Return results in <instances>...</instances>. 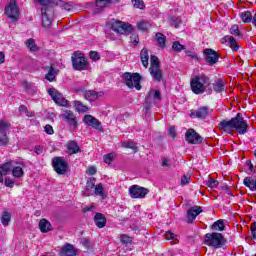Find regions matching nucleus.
Segmentation results:
<instances>
[{
  "label": "nucleus",
  "mask_w": 256,
  "mask_h": 256,
  "mask_svg": "<svg viewBox=\"0 0 256 256\" xmlns=\"http://www.w3.org/2000/svg\"><path fill=\"white\" fill-rule=\"evenodd\" d=\"M190 85L195 95H203V93L211 95V93H213V89L211 88V80L205 74L196 75L194 78H192Z\"/></svg>",
  "instance_id": "1"
},
{
  "label": "nucleus",
  "mask_w": 256,
  "mask_h": 256,
  "mask_svg": "<svg viewBox=\"0 0 256 256\" xmlns=\"http://www.w3.org/2000/svg\"><path fill=\"white\" fill-rule=\"evenodd\" d=\"M227 243V240L225 237H223V234L212 232L207 233L204 236V244L208 247H213L214 249H221Z\"/></svg>",
  "instance_id": "2"
},
{
  "label": "nucleus",
  "mask_w": 256,
  "mask_h": 256,
  "mask_svg": "<svg viewBox=\"0 0 256 256\" xmlns=\"http://www.w3.org/2000/svg\"><path fill=\"white\" fill-rule=\"evenodd\" d=\"M108 26L118 35H131L133 27L129 23L112 19L108 22Z\"/></svg>",
  "instance_id": "3"
},
{
  "label": "nucleus",
  "mask_w": 256,
  "mask_h": 256,
  "mask_svg": "<svg viewBox=\"0 0 256 256\" xmlns=\"http://www.w3.org/2000/svg\"><path fill=\"white\" fill-rule=\"evenodd\" d=\"M122 79L129 89L141 91V75L139 73L126 72L122 75Z\"/></svg>",
  "instance_id": "4"
},
{
  "label": "nucleus",
  "mask_w": 256,
  "mask_h": 256,
  "mask_svg": "<svg viewBox=\"0 0 256 256\" xmlns=\"http://www.w3.org/2000/svg\"><path fill=\"white\" fill-rule=\"evenodd\" d=\"M72 65L75 71H85L89 67V62L85 59V54L81 52H74L72 55Z\"/></svg>",
  "instance_id": "5"
},
{
  "label": "nucleus",
  "mask_w": 256,
  "mask_h": 256,
  "mask_svg": "<svg viewBox=\"0 0 256 256\" xmlns=\"http://www.w3.org/2000/svg\"><path fill=\"white\" fill-rule=\"evenodd\" d=\"M42 27L45 31H51V26L53 25V8L52 7H42Z\"/></svg>",
  "instance_id": "6"
},
{
  "label": "nucleus",
  "mask_w": 256,
  "mask_h": 256,
  "mask_svg": "<svg viewBox=\"0 0 256 256\" xmlns=\"http://www.w3.org/2000/svg\"><path fill=\"white\" fill-rule=\"evenodd\" d=\"M52 167L58 175H65L69 170V163L63 157H54L52 159Z\"/></svg>",
  "instance_id": "7"
},
{
  "label": "nucleus",
  "mask_w": 256,
  "mask_h": 256,
  "mask_svg": "<svg viewBox=\"0 0 256 256\" xmlns=\"http://www.w3.org/2000/svg\"><path fill=\"white\" fill-rule=\"evenodd\" d=\"M232 125L233 129H235V131L240 135H245V133H247L248 124L241 113L236 114V117L232 118Z\"/></svg>",
  "instance_id": "8"
},
{
  "label": "nucleus",
  "mask_w": 256,
  "mask_h": 256,
  "mask_svg": "<svg viewBox=\"0 0 256 256\" xmlns=\"http://www.w3.org/2000/svg\"><path fill=\"white\" fill-rule=\"evenodd\" d=\"M4 10L7 17L11 19V21H19L20 12L16 0H10Z\"/></svg>",
  "instance_id": "9"
},
{
  "label": "nucleus",
  "mask_w": 256,
  "mask_h": 256,
  "mask_svg": "<svg viewBox=\"0 0 256 256\" xmlns=\"http://www.w3.org/2000/svg\"><path fill=\"white\" fill-rule=\"evenodd\" d=\"M48 95H50L56 105H59L60 107H69V100H66L65 96H63L57 89L50 88L48 90Z\"/></svg>",
  "instance_id": "10"
},
{
  "label": "nucleus",
  "mask_w": 256,
  "mask_h": 256,
  "mask_svg": "<svg viewBox=\"0 0 256 256\" xmlns=\"http://www.w3.org/2000/svg\"><path fill=\"white\" fill-rule=\"evenodd\" d=\"M129 193L132 199H145V197L149 193V189L141 187L139 185H132L129 188Z\"/></svg>",
  "instance_id": "11"
},
{
  "label": "nucleus",
  "mask_w": 256,
  "mask_h": 256,
  "mask_svg": "<svg viewBox=\"0 0 256 256\" xmlns=\"http://www.w3.org/2000/svg\"><path fill=\"white\" fill-rule=\"evenodd\" d=\"M185 140L190 145H199V143H203V137L197 133L194 129H189L185 133Z\"/></svg>",
  "instance_id": "12"
},
{
  "label": "nucleus",
  "mask_w": 256,
  "mask_h": 256,
  "mask_svg": "<svg viewBox=\"0 0 256 256\" xmlns=\"http://www.w3.org/2000/svg\"><path fill=\"white\" fill-rule=\"evenodd\" d=\"M62 118L69 125L71 131H75L77 129L78 127L77 117H75V114H73L72 111L70 110L64 111V113L62 114Z\"/></svg>",
  "instance_id": "13"
},
{
  "label": "nucleus",
  "mask_w": 256,
  "mask_h": 256,
  "mask_svg": "<svg viewBox=\"0 0 256 256\" xmlns=\"http://www.w3.org/2000/svg\"><path fill=\"white\" fill-rule=\"evenodd\" d=\"M201 213H203V208L201 206H192L187 210L186 222L193 223L195 219H197V216L201 215Z\"/></svg>",
  "instance_id": "14"
},
{
  "label": "nucleus",
  "mask_w": 256,
  "mask_h": 256,
  "mask_svg": "<svg viewBox=\"0 0 256 256\" xmlns=\"http://www.w3.org/2000/svg\"><path fill=\"white\" fill-rule=\"evenodd\" d=\"M204 55H205L206 62L209 65H215V63L219 61V54L211 48L205 49Z\"/></svg>",
  "instance_id": "15"
},
{
  "label": "nucleus",
  "mask_w": 256,
  "mask_h": 256,
  "mask_svg": "<svg viewBox=\"0 0 256 256\" xmlns=\"http://www.w3.org/2000/svg\"><path fill=\"white\" fill-rule=\"evenodd\" d=\"M209 116V107L203 106L197 109V111L192 110L190 113L191 119H207Z\"/></svg>",
  "instance_id": "16"
},
{
  "label": "nucleus",
  "mask_w": 256,
  "mask_h": 256,
  "mask_svg": "<svg viewBox=\"0 0 256 256\" xmlns=\"http://www.w3.org/2000/svg\"><path fill=\"white\" fill-rule=\"evenodd\" d=\"M25 167V165L21 162H13L12 164V175L13 177H15L16 179H21V177H23L24 175V171L23 168Z\"/></svg>",
  "instance_id": "17"
},
{
  "label": "nucleus",
  "mask_w": 256,
  "mask_h": 256,
  "mask_svg": "<svg viewBox=\"0 0 256 256\" xmlns=\"http://www.w3.org/2000/svg\"><path fill=\"white\" fill-rule=\"evenodd\" d=\"M160 100H161V91L159 90H150L145 97V101L147 105H151L152 103H155V101H160Z\"/></svg>",
  "instance_id": "18"
},
{
  "label": "nucleus",
  "mask_w": 256,
  "mask_h": 256,
  "mask_svg": "<svg viewBox=\"0 0 256 256\" xmlns=\"http://www.w3.org/2000/svg\"><path fill=\"white\" fill-rule=\"evenodd\" d=\"M83 121L85 125H88V127H92L93 129L98 130L101 129V122L92 115H85Z\"/></svg>",
  "instance_id": "19"
},
{
  "label": "nucleus",
  "mask_w": 256,
  "mask_h": 256,
  "mask_svg": "<svg viewBox=\"0 0 256 256\" xmlns=\"http://www.w3.org/2000/svg\"><path fill=\"white\" fill-rule=\"evenodd\" d=\"M60 256H77V249L72 244L66 243L59 253Z\"/></svg>",
  "instance_id": "20"
},
{
  "label": "nucleus",
  "mask_w": 256,
  "mask_h": 256,
  "mask_svg": "<svg viewBox=\"0 0 256 256\" xmlns=\"http://www.w3.org/2000/svg\"><path fill=\"white\" fill-rule=\"evenodd\" d=\"M151 77L157 83H161L163 81V70L160 67H153L149 69Z\"/></svg>",
  "instance_id": "21"
},
{
  "label": "nucleus",
  "mask_w": 256,
  "mask_h": 256,
  "mask_svg": "<svg viewBox=\"0 0 256 256\" xmlns=\"http://www.w3.org/2000/svg\"><path fill=\"white\" fill-rule=\"evenodd\" d=\"M221 41L223 44L229 45L232 51H239V45L237 44V40H235L233 36H224Z\"/></svg>",
  "instance_id": "22"
},
{
  "label": "nucleus",
  "mask_w": 256,
  "mask_h": 256,
  "mask_svg": "<svg viewBox=\"0 0 256 256\" xmlns=\"http://www.w3.org/2000/svg\"><path fill=\"white\" fill-rule=\"evenodd\" d=\"M104 93L103 92H97L95 90H87L84 92V98L87 101H97L99 97H103Z\"/></svg>",
  "instance_id": "23"
},
{
  "label": "nucleus",
  "mask_w": 256,
  "mask_h": 256,
  "mask_svg": "<svg viewBox=\"0 0 256 256\" xmlns=\"http://www.w3.org/2000/svg\"><path fill=\"white\" fill-rule=\"evenodd\" d=\"M94 223L99 229H103L107 225V218L101 213H96L94 216Z\"/></svg>",
  "instance_id": "24"
},
{
  "label": "nucleus",
  "mask_w": 256,
  "mask_h": 256,
  "mask_svg": "<svg viewBox=\"0 0 256 256\" xmlns=\"http://www.w3.org/2000/svg\"><path fill=\"white\" fill-rule=\"evenodd\" d=\"M66 147L68 149V153L71 155H75L77 153H81V148L79 147V144L75 140H71L66 144Z\"/></svg>",
  "instance_id": "25"
},
{
  "label": "nucleus",
  "mask_w": 256,
  "mask_h": 256,
  "mask_svg": "<svg viewBox=\"0 0 256 256\" xmlns=\"http://www.w3.org/2000/svg\"><path fill=\"white\" fill-rule=\"evenodd\" d=\"M219 127L220 129H222V131H225V133H233V120H222L219 123Z\"/></svg>",
  "instance_id": "26"
},
{
  "label": "nucleus",
  "mask_w": 256,
  "mask_h": 256,
  "mask_svg": "<svg viewBox=\"0 0 256 256\" xmlns=\"http://www.w3.org/2000/svg\"><path fill=\"white\" fill-rule=\"evenodd\" d=\"M243 185L248 187L250 191H256V177L247 176L243 180Z\"/></svg>",
  "instance_id": "27"
},
{
  "label": "nucleus",
  "mask_w": 256,
  "mask_h": 256,
  "mask_svg": "<svg viewBox=\"0 0 256 256\" xmlns=\"http://www.w3.org/2000/svg\"><path fill=\"white\" fill-rule=\"evenodd\" d=\"M39 229L41 233H49V231L52 230L51 222L45 218L41 219L39 222Z\"/></svg>",
  "instance_id": "28"
},
{
  "label": "nucleus",
  "mask_w": 256,
  "mask_h": 256,
  "mask_svg": "<svg viewBox=\"0 0 256 256\" xmlns=\"http://www.w3.org/2000/svg\"><path fill=\"white\" fill-rule=\"evenodd\" d=\"M140 59L143 67L147 69L149 67V50L147 48H143L140 52Z\"/></svg>",
  "instance_id": "29"
},
{
  "label": "nucleus",
  "mask_w": 256,
  "mask_h": 256,
  "mask_svg": "<svg viewBox=\"0 0 256 256\" xmlns=\"http://www.w3.org/2000/svg\"><path fill=\"white\" fill-rule=\"evenodd\" d=\"M155 40L158 43V47H161V49H165L167 46V37L163 33H156Z\"/></svg>",
  "instance_id": "30"
},
{
  "label": "nucleus",
  "mask_w": 256,
  "mask_h": 256,
  "mask_svg": "<svg viewBox=\"0 0 256 256\" xmlns=\"http://www.w3.org/2000/svg\"><path fill=\"white\" fill-rule=\"evenodd\" d=\"M13 162L14 161H9V162H6V163L0 165V175H7V173H9V171H12Z\"/></svg>",
  "instance_id": "31"
},
{
  "label": "nucleus",
  "mask_w": 256,
  "mask_h": 256,
  "mask_svg": "<svg viewBox=\"0 0 256 256\" xmlns=\"http://www.w3.org/2000/svg\"><path fill=\"white\" fill-rule=\"evenodd\" d=\"M213 89L215 93H223L225 91V83L223 80L218 79L213 83Z\"/></svg>",
  "instance_id": "32"
},
{
  "label": "nucleus",
  "mask_w": 256,
  "mask_h": 256,
  "mask_svg": "<svg viewBox=\"0 0 256 256\" xmlns=\"http://www.w3.org/2000/svg\"><path fill=\"white\" fill-rule=\"evenodd\" d=\"M95 183H96L95 177H90L87 179L86 190H85L86 195H88V196L91 195V193H89V191L95 189Z\"/></svg>",
  "instance_id": "33"
},
{
  "label": "nucleus",
  "mask_w": 256,
  "mask_h": 256,
  "mask_svg": "<svg viewBox=\"0 0 256 256\" xmlns=\"http://www.w3.org/2000/svg\"><path fill=\"white\" fill-rule=\"evenodd\" d=\"M55 77H57V70L53 66H50L48 73L45 75V79L52 82L55 81Z\"/></svg>",
  "instance_id": "34"
},
{
  "label": "nucleus",
  "mask_w": 256,
  "mask_h": 256,
  "mask_svg": "<svg viewBox=\"0 0 256 256\" xmlns=\"http://www.w3.org/2000/svg\"><path fill=\"white\" fill-rule=\"evenodd\" d=\"M74 107L78 113H87V111H89V107L84 105L81 101H74Z\"/></svg>",
  "instance_id": "35"
},
{
  "label": "nucleus",
  "mask_w": 256,
  "mask_h": 256,
  "mask_svg": "<svg viewBox=\"0 0 256 256\" xmlns=\"http://www.w3.org/2000/svg\"><path fill=\"white\" fill-rule=\"evenodd\" d=\"M1 223L3 227H7L11 223V213L4 211L1 216Z\"/></svg>",
  "instance_id": "36"
},
{
  "label": "nucleus",
  "mask_w": 256,
  "mask_h": 256,
  "mask_svg": "<svg viewBox=\"0 0 256 256\" xmlns=\"http://www.w3.org/2000/svg\"><path fill=\"white\" fill-rule=\"evenodd\" d=\"M211 229L213 231H225V222L223 220H218L212 224Z\"/></svg>",
  "instance_id": "37"
},
{
  "label": "nucleus",
  "mask_w": 256,
  "mask_h": 256,
  "mask_svg": "<svg viewBox=\"0 0 256 256\" xmlns=\"http://www.w3.org/2000/svg\"><path fill=\"white\" fill-rule=\"evenodd\" d=\"M240 19L243 23H251V21H253V15L249 11H244L240 13Z\"/></svg>",
  "instance_id": "38"
},
{
  "label": "nucleus",
  "mask_w": 256,
  "mask_h": 256,
  "mask_svg": "<svg viewBox=\"0 0 256 256\" xmlns=\"http://www.w3.org/2000/svg\"><path fill=\"white\" fill-rule=\"evenodd\" d=\"M111 3H113V0H96L95 11H97V9H105V7Z\"/></svg>",
  "instance_id": "39"
},
{
  "label": "nucleus",
  "mask_w": 256,
  "mask_h": 256,
  "mask_svg": "<svg viewBox=\"0 0 256 256\" xmlns=\"http://www.w3.org/2000/svg\"><path fill=\"white\" fill-rule=\"evenodd\" d=\"M94 195H97L99 197H102V199H105V192L103 191V184H97L94 186Z\"/></svg>",
  "instance_id": "40"
},
{
  "label": "nucleus",
  "mask_w": 256,
  "mask_h": 256,
  "mask_svg": "<svg viewBox=\"0 0 256 256\" xmlns=\"http://www.w3.org/2000/svg\"><path fill=\"white\" fill-rule=\"evenodd\" d=\"M245 168L248 175H253V173H256L255 166L253 165V162H251V160L246 161Z\"/></svg>",
  "instance_id": "41"
},
{
  "label": "nucleus",
  "mask_w": 256,
  "mask_h": 256,
  "mask_svg": "<svg viewBox=\"0 0 256 256\" xmlns=\"http://www.w3.org/2000/svg\"><path fill=\"white\" fill-rule=\"evenodd\" d=\"M26 47H28V49H30V51H39V46H37V44H35V40L32 38L27 40Z\"/></svg>",
  "instance_id": "42"
},
{
  "label": "nucleus",
  "mask_w": 256,
  "mask_h": 256,
  "mask_svg": "<svg viewBox=\"0 0 256 256\" xmlns=\"http://www.w3.org/2000/svg\"><path fill=\"white\" fill-rule=\"evenodd\" d=\"M122 146L125 147L126 149H133L134 153H137V151H139L137 144L133 141L123 142Z\"/></svg>",
  "instance_id": "43"
},
{
  "label": "nucleus",
  "mask_w": 256,
  "mask_h": 256,
  "mask_svg": "<svg viewBox=\"0 0 256 256\" xmlns=\"http://www.w3.org/2000/svg\"><path fill=\"white\" fill-rule=\"evenodd\" d=\"M173 51H176L177 53H181V51H185L186 47L185 45H182L179 41H175L172 44Z\"/></svg>",
  "instance_id": "44"
},
{
  "label": "nucleus",
  "mask_w": 256,
  "mask_h": 256,
  "mask_svg": "<svg viewBox=\"0 0 256 256\" xmlns=\"http://www.w3.org/2000/svg\"><path fill=\"white\" fill-rule=\"evenodd\" d=\"M58 7H61L62 9H64L65 11H71V4L61 1V0H56L55 4Z\"/></svg>",
  "instance_id": "45"
},
{
  "label": "nucleus",
  "mask_w": 256,
  "mask_h": 256,
  "mask_svg": "<svg viewBox=\"0 0 256 256\" xmlns=\"http://www.w3.org/2000/svg\"><path fill=\"white\" fill-rule=\"evenodd\" d=\"M137 27L140 29V31H148V29H151V23L147 21H141L137 24Z\"/></svg>",
  "instance_id": "46"
},
{
  "label": "nucleus",
  "mask_w": 256,
  "mask_h": 256,
  "mask_svg": "<svg viewBox=\"0 0 256 256\" xmlns=\"http://www.w3.org/2000/svg\"><path fill=\"white\" fill-rule=\"evenodd\" d=\"M57 0H37V2L43 7H53Z\"/></svg>",
  "instance_id": "47"
},
{
  "label": "nucleus",
  "mask_w": 256,
  "mask_h": 256,
  "mask_svg": "<svg viewBox=\"0 0 256 256\" xmlns=\"http://www.w3.org/2000/svg\"><path fill=\"white\" fill-rule=\"evenodd\" d=\"M170 25L171 27H175V29H177L181 25V18L173 16L170 18Z\"/></svg>",
  "instance_id": "48"
},
{
  "label": "nucleus",
  "mask_w": 256,
  "mask_h": 256,
  "mask_svg": "<svg viewBox=\"0 0 256 256\" xmlns=\"http://www.w3.org/2000/svg\"><path fill=\"white\" fill-rule=\"evenodd\" d=\"M113 159H115V154L109 153L103 156L104 163L107 165H111L113 163Z\"/></svg>",
  "instance_id": "49"
},
{
  "label": "nucleus",
  "mask_w": 256,
  "mask_h": 256,
  "mask_svg": "<svg viewBox=\"0 0 256 256\" xmlns=\"http://www.w3.org/2000/svg\"><path fill=\"white\" fill-rule=\"evenodd\" d=\"M230 34L234 35L235 37H241V33L239 32V26L237 24L231 26Z\"/></svg>",
  "instance_id": "50"
},
{
  "label": "nucleus",
  "mask_w": 256,
  "mask_h": 256,
  "mask_svg": "<svg viewBox=\"0 0 256 256\" xmlns=\"http://www.w3.org/2000/svg\"><path fill=\"white\" fill-rule=\"evenodd\" d=\"M162 167H167L168 169H171V167H173V161L169 158H162V163H161Z\"/></svg>",
  "instance_id": "51"
},
{
  "label": "nucleus",
  "mask_w": 256,
  "mask_h": 256,
  "mask_svg": "<svg viewBox=\"0 0 256 256\" xmlns=\"http://www.w3.org/2000/svg\"><path fill=\"white\" fill-rule=\"evenodd\" d=\"M150 69H153V67H160L159 66V58L157 56L152 55L150 57Z\"/></svg>",
  "instance_id": "52"
},
{
  "label": "nucleus",
  "mask_w": 256,
  "mask_h": 256,
  "mask_svg": "<svg viewBox=\"0 0 256 256\" xmlns=\"http://www.w3.org/2000/svg\"><path fill=\"white\" fill-rule=\"evenodd\" d=\"M9 131V124L5 121H0V132L6 134Z\"/></svg>",
  "instance_id": "53"
},
{
  "label": "nucleus",
  "mask_w": 256,
  "mask_h": 256,
  "mask_svg": "<svg viewBox=\"0 0 256 256\" xmlns=\"http://www.w3.org/2000/svg\"><path fill=\"white\" fill-rule=\"evenodd\" d=\"M206 184L210 189H216V187L219 186V182L217 180H213V178H209Z\"/></svg>",
  "instance_id": "54"
},
{
  "label": "nucleus",
  "mask_w": 256,
  "mask_h": 256,
  "mask_svg": "<svg viewBox=\"0 0 256 256\" xmlns=\"http://www.w3.org/2000/svg\"><path fill=\"white\" fill-rule=\"evenodd\" d=\"M4 185L6 187H9L10 189H13V187H15V180L10 177H7L5 178Z\"/></svg>",
  "instance_id": "55"
},
{
  "label": "nucleus",
  "mask_w": 256,
  "mask_h": 256,
  "mask_svg": "<svg viewBox=\"0 0 256 256\" xmlns=\"http://www.w3.org/2000/svg\"><path fill=\"white\" fill-rule=\"evenodd\" d=\"M132 3L136 9H145V4L143 3V0H132Z\"/></svg>",
  "instance_id": "56"
},
{
  "label": "nucleus",
  "mask_w": 256,
  "mask_h": 256,
  "mask_svg": "<svg viewBox=\"0 0 256 256\" xmlns=\"http://www.w3.org/2000/svg\"><path fill=\"white\" fill-rule=\"evenodd\" d=\"M89 57L92 61H99L101 59V55L97 51H90Z\"/></svg>",
  "instance_id": "57"
},
{
  "label": "nucleus",
  "mask_w": 256,
  "mask_h": 256,
  "mask_svg": "<svg viewBox=\"0 0 256 256\" xmlns=\"http://www.w3.org/2000/svg\"><path fill=\"white\" fill-rule=\"evenodd\" d=\"M168 135L169 137H172V139H175V137H177V130L175 129V126H170L168 128Z\"/></svg>",
  "instance_id": "58"
},
{
  "label": "nucleus",
  "mask_w": 256,
  "mask_h": 256,
  "mask_svg": "<svg viewBox=\"0 0 256 256\" xmlns=\"http://www.w3.org/2000/svg\"><path fill=\"white\" fill-rule=\"evenodd\" d=\"M8 143H9V138L7 137V133L2 134V136H0V145H7Z\"/></svg>",
  "instance_id": "59"
},
{
  "label": "nucleus",
  "mask_w": 256,
  "mask_h": 256,
  "mask_svg": "<svg viewBox=\"0 0 256 256\" xmlns=\"http://www.w3.org/2000/svg\"><path fill=\"white\" fill-rule=\"evenodd\" d=\"M44 131L45 133H47V135H53V133H55V131L53 130V126L47 124L45 127H44Z\"/></svg>",
  "instance_id": "60"
},
{
  "label": "nucleus",
  "mask_w": 256,
  "mask_h": 256,
  "mask_svg": "<svg viewBox=\"0 0 256 256\" xmlns=\"http://www.w3.org/2000/svg\"><path fill=\"white\" fill-rule=\"evenodd\" d=\"M130 41L131 43H133V45H139V36L132 34L130 37Z\"/></svg>",
  "instance_id": "61"
},
{
  "label": "nucleus",
  "mask_w": 256,
  "mask_h": 256,
  "mask_svg": "<svg viewBox=\"0 0 256 256\" xmlns=\"http://www.w3.org/2000/svg\"><path fill=\"white\" fill-rule=\"evenodd\" d=\"M132 239L131 237L127 236V235H122L121 236V242L125 243L126 245H128V243H131Z\"/></svg>",
  "instance_id": "62"
},
{
  "label": "nucleus",
  "mask_w": 256,
  "mask_h": 256,
  "mask_svg": "<svg viewBox=\"0 0 256 256\" xmlns=\"http://www.w3.org/2000/svg\"><path fill=\"white\" fill-rule=\"evenodd\" d=\"M191 179V176L184 175L181 178V185H187L189 183V180Z\"/></svg>",
  "instance_id": "63"
},
{
  "label": "nucleus",
  "mask_w": 256,
  "mask_h": 256,
  "mask_svg": "<svg viewBox=\"0 0 256 256\" xmlns=\"http://www.w3.org/2000/svg\"><path fill=\"white\" fill-rule=\"evenodd\" d=\"M251 231L253 239H256V222L253 223Z\"/></svg>",
  "instance_id": "64"
}]
</instances>
